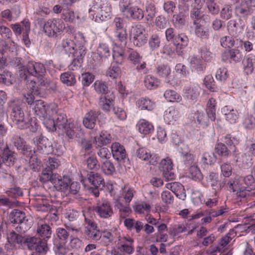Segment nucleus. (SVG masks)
<instances>
[{
    "label": "nucleus",
    "instance_id": "nucleus-25",
    "mask_svg": "<svg viewBox=\"0 0 255 255\" xmlns=\"http://www.w3.org/2000/svg\"><path fill=\"white\" fill-rule=\"evenodd\" d=\"M136 104L141 110L151 111L155 107V103L146 98L139 99L137 101Z\"/></svg>",
    "mask_w": 255,
    "mask_h": 255
},
{
    "label": "nucleus",
    "instance_id": "nucleus-20",
    "mask_svg": "<svg viewBox=\"0 0 255 255\" xmlns=\"http://www.w3.org/2000/svg\"><path fill=\"white\" fill-rule=\"evenodd\" d=\"M173 162L172 160L169 157L163 159L161 160L159 165V169L160 173L163 175H171L173 174L171 171L173 169Z\"/></svg>",
    "mask_w": 255,
    "mask_h": 255
},
{
    "label": "nucleus",
    "instance_id": "nucleus-9",
    "mask_svg": "<svg viewBox=\"0 0 255 255\" xmlns=\"http://www.w3.org/2000/svg\"><path fill=\"white\" fill-rule=\"evenodd\" d=\"M133 243V240L129 236L119 237V249L125 254L131 255L134 251Z\"/></svg>",
    "mask_w": 255,
    "mask_h": 255
},
{
    "label": "nucleus",
    "instance_id": "nucleus-62",
    "mask_svg": "<svg viewBox=\"0 0 255 255\" xmlns=\"http://www.w3.org/2000/svg\"><path fill=\"white\" fill-rule=\"evenodd\" d=\"M96 91L99 93L104 94L108 91L107 85L101 81H96L94 84Z\"/></svg>",
    "mask_w": 255,
    "mask_h": 255
},
{
    "label": "nucleus",
    "instance_id": "nucleus-48",
    "mask_svg": "<svg viewBox=\"0 0 255 255\" xmlns=\"http://www.w3.org/2000/svg\"><path fill=\"white\" fill-rule=\"evenodd\" d=\"M62 15L66 21L73 22L76 19L79 18V16L76 15L74 11L69 9L64 10Z\"/></svg>",
    "mask_w": 255,
    "mask_h": 255
},
{
    "label": "nucleus",
    "instance_id": "nucleus-17",
    "mask_svg": "<svg viewBox=\"0 0 255 255\" xmlns=\"http://www.w3.org/2000/svg\"><path fill=\"white\" fill-rule=\"evenodd\" d=\"M166 188L170 189L179 199L184 200L186 195L184 186L179 182L169 183L166 184Z\"/></svg>",
    "mask_w": 255,
    "mask_h": 255
},
{
    "label": "nucleus",
    "instance_id": "nucleus-39",
    "mask_svg": "<svg viewBox=\"0 0 255 255\" xmlns=\"http://www.w3.org/2000/svg\"><path fill=\"white\" fill-rule=\"evenodd\" d=\"M144 84L147 89H152L158 86L159 81L156 78L148 75L145 76L144 80Z\"/></svg>",
    "mask_w": 255,
    "mask_h": 255
},
{
    "label": "nucleus",
    "instance_id": "nucleus-8",
    "mask_svg": "<svg viewBox=\"0 0 255 255\" xmlns=\"http://www.w3.org/2000/svg\"><path fill=\"white\" fill-rule=\"evenodd\" d=\"M95 211L101 218L104 219L109 218L113 214V210L111 203L106 200L98 201Z\"/></svg>",
    "mask_w": 255,
    "mask_h": 255
},
{
    "label": "nucleus",
    "instance_id": "nucleus-30",
    "mask_svg": "<svg viewBox=\"0 0 255 255\" xmlns=\"http://www.w3.org/2000/svg\"><path fill=\"white\" fill-rule=\"evenodd\" d=\"M115 207L116 209L119 210L120 217L123 218H125L127 217L131 211L128 205L127 204V203L126 205H124L119 200H117L115 202Z\"/></svg>",
    "mask_w": 255,
    "mask_h": 255
},
{
    "label": "nucleus",
    "instance_id": "nucleus-40",
    "mask_svg": "<svg viewBox=\"0 0 255 255\" xmlns=\"http://www.w3.org/2000/svg\"><path fill=\"white\" fill-rule=\"evenodd\" d=\"M85 233L89 239L93 241H97L101 239V232L97 228H86Z\"/></svg>",
    "mask_w": 255,
    "mask_h": 255
},
{
    "label": "nucleus",
    "instance_id": "nucleus-36",
    "mask_svg": "<svg viewBox=\"0 0 255 255\" xmlns=\"http://www.w3.org/2000/svg\"><path fill=\"white\" fill-rule=\"evenodd\" d=\"M165 98L170 102L179 103L182 101L181 96L175 91L167 90L164 94Z\"/></svg>",
    "mask_w": 255,
    "mask_h": 255
},
{
    "label": "nucleus",
    "instance_id": "nucleus-24",
    "mask_svg": "<svg viewBox=\"0 0 255 255\" xmlns=\"http://www.w3.org/2000/svg\"><path fill=\"white\" fill-rule=\"evenodd\" d=\"M138 131L144 135L151 133L153 130V125L148 121L141 119L137 123Z\"/></svg>",
    "mask_w": 255,
    "mask_h": 255
},
{
    "label": "nucleus",
    "instance_id": "nucleus-46",
    "mask_svg": "<svg viewBox=\"0 0 255 255\" xmlns=\"http://www.w3.org/2000/svg\"><path fill=\"white\" fill-rule=\"evenodd\" d=\"M113 57L118 63L121 64L124 60V50L123 48L116 46L114 48Z\"/></svg>",
    "mask_w": 255,
    "mask_h": 255
},
{
    "label": "nucleus",
    "instance_id": "nucleus-27",
    "mask_svg": "<svg viewBox=\"0 0 255 255\" xmlns=\"http://www.w3.org/2000/svg\"><path fill=\"white\" fill-rule=\"evenodd\" d=\"M16 159L15 154L8 148L4 149L2 155V162L7 166L13 165Z\"/></svg>",
    "mask_w": 255,
    "mask_h": 255
},
{
    "label": "nucleus",
    "instance_id": "nucleus-53",
    "mask_svg": "<svg viewBox=\"0 0 255 255\" xmlns=\"http://www.w3.org/2000/svg\"><path fill=\"white\" fill-rule=\"evenodd\" d=\"M68 122L66 115L65 114L61 113L58 114L55 123L59 129H63V128H64V126H65Z\"/></svg>",
    "mask_w": 255,
    "mask_h": 255
},
{
    "label": "nucleus",
    "instance_id": "nucleus-29",
    "mask_svg": "<svg viewBox=\"0 0 255 255\" xmlns=\"http://www.w3.org/2000/svg\"><path fill=\"white\" fill-rule=\"evenodd\" d=\"M28 152H29V153L28 154V152H27V154L30 155L29 160V167L33 171L38 170L41 166L40 161L32 149L29 150Z\"/></svg>",
    "mask_w": 255,
    "mask_h": 255
},
{
    "label": "nucleus",
    "instance_id": "nucleus-56",
    "mask_svg": "<svg viewBox=\"0 0 255 255\" xmlns=\"http://www.w3.org/2000/svg\"><path fill=\"white\" fill-rule=\"evenodd\" d=\"M45 110L46 113L43 117H50L57 113V106L55 103L46 104Z\"/></svg>",
    "mask_w": 255,
    "mask_h": 255
},
{
    "label": "nucleus",
    "instance_id": "nucleus-32",
    "mask_svg": "<svg viewBox=\"0 0 255 255\" xmlns=\"http://www.w3.org/2000/svg\"><path fill=\"white\" fill-rule=\"evenodd\" d=\"M113 99L109 97L108 95L102 96L99 99V105L105 111H110L111 107L113 106Z\"/></svg>",
    "mask_w": 255,
    "mask_h": 255
},
{
    "label": "nucleus",
    "instance_id": "nucleus-2",
    "mask_svg": "<svg viewBox=\"0 0 255 255\" xmlns=\"http://www.w3.org/2000/svg\"><path fill=\"white\" fill-rule=\"evenodd\" d=\"M90 6L89 12H93L92 15L95 21L100 22L111 18V5L104 3L103 0H92Z\"/></svg>",
    "mask_w": 255,
    "mask_h": 255
},
{
    "label": "nucleus",
    "instance_id": "nucleus-33",
    "mask_svg": "<svg viewBox=\"0 0 255 255\" xmlns=\"http://www.w3.org/2000/svg\"><path fill=\"white\" fill-rule=\"evenodd\" d=\"M216 101L213 98H210L207 104L206 111L210 119L214 121L216 118Z\"/></svg>",
    "mask_w": 255,
    "mask_h": 255
},
{
    "label": "nucleus",
    "instance_id": "nucleus-3",
    "mask_svg": "<svg viewBox=\"0 0 255 255\" xmlns=\"http://www.w3.org/2000/svg\"><path fill=\"white\" fill-rule=\"evenodd\" d=\"M23 247H26L29 250H35L40 254H46L49 250L47 243L42 241L40 238L29 235L25 236Z\"/></svg>",
    "mask_w": 255,
    "mask_h": 255
},
{
    "label": "nucleus",
    "instance_id": "nucleus-18",
    "mask_svg": "<svg viewBox=\"0 0 255 255\" xmlns=\"http://www.w3.org/2000/svg\"><path fill=\"white\" fill-rule=\"evenodd\" d=\"M100 113L98 111H91L86 114L83 120L84 126L89 129H93L96 126L97 119Z\"/></svg>",
    "mask_w": 255,
    "mask_h": 255
},
{
    "label": "nucleus",
    "instance_id": "nucleus-5",
    "mask_svg": "<svg viewBox=\"0 0 255 255\" xmlns=\"http://www.w3.org/2000/svg\"><path fill=\"white\" fill-rule=\"evenodd\" d=\"M130 35L134 45L136 46L140 47L146 43L147 34L143 26L140 24L131 27Z\"/></svg>",
    "mask_w": 255,
    "mask_h": 255
},
{
    "label": "nucleus",
    "instance_id": "nucleus-22",
    "mask_svg": "<svg viewBox=\"0 0 255 255\" xmlns=\"http://www.w3.org/2000/svg\"><path fill=\"white\" fill-rule=\"evenodd\" d=\"M112 136L111 134L107 131H101L99 136L95 137V144L100 147L106 145L111 142Z\"/></svg>",
    "mask_w": 255,
    "mask_h": 255
},
{
    "label": "nucleus",
    "instance_id": "nucleus-49",
    "mask_svg": "<svg viewBox=\"0 0 255 255\" xmlns=\"http://www.w3.org/2000/svg\"><path fill=\"white\" fill-rule=\"evenodd\" d=\"M232 13L233 9L232 5L226 4L222 9L220 15L223 19L228 20L231 18Z\"/></svg>",
    "mask_w": 255,
    "mask_h": 255
},
{
    "label": "nucleus",
    "instance_id": "nucleus-60",
    "mask_svg": "<svg viewBox=\"0 0 255 255\" xmlns=\"http://www.w3.org/2000/svg\"><path fill=\"white\" fill-rule=\"evenodd\" d=\"M121 73L120 67L117 65H113L110 67L107 72V75L111 78L115 79L118 78Z\"/></svg>",
    "mask_w": 255,
    "mask_h": 255
},
{
    "label": "nucleus",
    "instance_id": "nucleus-64",
    "mask_svg": "<svg viewBox=\"0 0 255 255\" xmlns=\"http://www.w3.org/2000/svg\"><path fill=\"white\" fill-rule=\"evenodd\" d=\"M227 69L225 68H219L216 72V77L221 81H225L228 77Z\"/></svg>",
    "mask_w": 255,
    "mask_h": 255
},
{
    "label": "nucleus",
    "instance_id": "nucleus-41",
    "mask_svg": "<svg viewBox=\"0 0 255 255\" xmlns=\"http://www.w3.org/2000/svg\"><path fill=\"white\" fill-rule=\"evenodd\" d=\"M216 161V156L212 151H207L203 153L201 162L207 165H211Z\"/></svg>",
    "mask_w": 255,
    "mask_h": 255
},
{
    "label": "nucleus",
    "instance_id": "nucleus-43",
    "mask_svg": "<svg viewBox=\"0 0 255 255\" xmlns=\"http://www.w3.org/2000/svg\"><path fill=\"white\" fill-rule=\"evenodd\" d=\"M66 243L63 242L54 243V249L55 253L59 255H66L69 251Z\"/></svg>",
    "mask_w": 255,
    "mask_h": 255
},
{
    "label": "nucleus",
    "instance_id": "nucleus-26",
    "mask_svg": "<svg viewBox=\"0 0 255 255\" xmlns=\"http://www.w3.org/2000/svg\"><path fill=\"white\" fill-rule=\"evenodd\" d=\"M59 165V161L57 159L49 158L47 167L43 171V175H54L55 173L53 171L57 168Z\"/></svg>",
    "mask_w": 255,
    "mask_h": 255
},
{
    "label": "nucleus",
    "instance_id": "nucleus-51",
    "mask_svg": "<svg viewBox=\"0 0 255 255\" xmlns=\"http://www.w3.org/2000/svg\"><path fill=\"white\" fill-rule=\"evenodd\" d=\"M228 234L227 235L223 237L220 240L219 246L217 247V250L219 252H223L224 251V248L231 242L232 238Z\"/></svg>",
    "mask_w": 255,
    "mask_h": 255
},
{
    "label": "nucleus",
    "instance_id": "nucleus-35",
    "mask_svg": "<svg viewBox=\"0 0 255 255\" xmlns=\"http://www.w3.org/2000/svg\"><path fill=\"white\" fill-rule=\"evenodd\" d=\"M62 82L67 86H72L76 83V79L74 75L71 72L62 73L60 76Z\"/></svg>",
    "mask_w": 255,
    "mask_h": 255
},
{
    "label": "nucleus",
    "instance_id": "nucleus-61",
    "mask_svg": "<svg viewBox=\"0 0 255 255\" xmlns=\"http://www.w3.org/2000/svg\"><path fill=\"white\" fill-rule=\"evenodd\" d=\"M204 84L210 91L214 92L215 90V81L211 75H207L205 77Z\"/></svg>",
    "mask_w": 255,
    "mask_h": 255
},
{
    "label": "nucleus",
    "instance_id": "nucleus-1",
    "mask_svg": "<svg viewBox=\"0 0 255 255\" xmlns=\"http://www.w3.org/2000/svg\"><path fill=\"white\" fill-rule=\"evenodd\" d=\"M21 71H27L30 75L37 78L36 80H31L29 84V89L24 95L26 102L28 105H31L34 102L35 96L40 94V89L45 85L46 82L44 80V75L46 73L44 65L39 62H29L26 66H20Z\"/></svg>",
    "mask_w": 255,
    "mask_h": 255
},
{
    "label": "nucleus",
    "instance_id": "nucleus-19",
    "mask_svg": "<svg viewBox=\"0 0 255 255\" xmlns=\"http://www.w3.org/2000/svg\"><path fill=\"white\" fill-rule=\"evenodd\" d=\"M221 112L224 115L225 119L231 124L236 123L238 119V111L230 107L225 106L222 108Z\"/></svg>",
    "mask_w": 255,
    "mask_h": 255
},
{
    "label": "nucleus",
    "instance_id": "nucleus-54",
    "mask_svg": "<svg viewBox=\"0 0 255 255\" xmlns=\"http://www.w3.org/2000/svg\"><path fill=\"white\" fill-rule=\"evenodd\" d=\"M228 55L230 59L235 62L240 61L243 58V55L240 50L232 49L228 52Z\"/></svg>",
    "mask_w": 255,
    "mask_h": 255
},
{
    "label": "nucleus",
    "instance_id": "nucleus-37",
    "mask_svg": "<svg viewBox=\"0 0 255 255\" xmlns=\"http://www.w3.org/2000/svg\"><path fill=\"white\" fill-rule=\"evenodd\" d=\"M46 104L41 100H36L34 103V107L32 108L35 114L41 117H43L45 113Z\"/></svg>",
    "mask_w": 255,
    "mask_h": 255
},
{
    "label": "nucleus",
    "instance_id": "nucleus-45",
    "mask_svg": "<svg viewBox=\"0 0 255 255\" xmlns=\"http://www.w3.org/2000/svg\"><path fill=\"white\" fill-rule=\"evenodd\" d=\"M175 41H173L174 45L177 46V49H181L183 47L187 45L188 42V37L183 34H179L175 38Z\"/></svg>",
    "mask_w": 255,
    "mask_h": 255
},
{
    "label": "nucleus",
    "instance_id": "nucleus-44",
    "mask_svg": "<svg viewBox=\"0 0 255 255\" xmlns=\"http://www.w3.org/2000/svg\"><path fill=\"white\" fill-rule=\"evenodd\" d=\"M136 154L138 158L143 161H148L151 157L150 151L145 147L139 148Z\"/></svg>",
    "mask_w": 255,
    "mask_h": 255
},
{
    "label": "nucleus",
    "instance_id": "nucleus-55",
    "mask_svg": "<svg viewBox=\"0 0 255 255\" xmlns=\"http://www.w3.org/2000/svg\"><path fill=\"white\" fill-rule=\"evenodd\" d=\"M198 87H188L185 89V93L186 94L187 98L190 99H194L199 95Z\"/></svg>",
    "mask_w": 255,
    "mask_h": 255
},
{
    "label": "nucleus",
    "instance_id": "nucleus-50",
    "mask_svg": "<svg viewBox=\"0 0 255 255\" xmlns=\"http://www.w3.org/2000/svg\"><path fill=\"white\" fill-rule=\"evenodd\" d=\"M215 151L221 156H228L230 153V151L228 149L227 146L222 143H219L216 145Z\"/></svg>",
    "mask_w": 255,
    "mask_h": 255
},
{
    "label": "nucleus",
    "instance_id": "nucleus-52",
    "mask_svg": "<svg viewBox=\"0 0 255 255\" xmlns=\"http://www.w3.org/2000/svg\"><path fill=\"white\" fill-rule=\"evenodd\" d=\"M103 173L108 175L112 174L115 171V167L112 163L109 160L104 161L102 166Z\"/></svg>",
    "mask_w": 255,
    "mask_h": 255
},
{
    "label": "nucleus",
    "instance_id": "nucleus-13",
    "mask_svg": "<svg viewBox=\"0 0 255 255\" xmlns=\"http://www.w3.org/2000/svg\"><path fill=\"white\" fill-rule=\"evenodd\" d=\"M66 136L69 139H73L77 131L81 130V126L79 122L76 121H69L64 126L63 129Z\"/></svg>",
    "mask_w": 255,
    "mask_h": 255
},
{
    "label": "nucleus",
    "instance_id": "nucleus-47",
    "mask_svg": "<svg viewBox=\"0 0 255 255\" xmlns=\"http://www.w3.org/2000/svg\"><path fill=\"white\" fill-rule=\"evenodd\" d=\"M31 225V222L27 218H25L24 220L18 224V226L15 229L17 232L24 233L30 228Z\"/></svg>",
    "mask_w": 255,
    "mask_h": 255
},
{
    "label": "nucleus",
    "instance_id": "nucleus-11",
    "mask_svg": "<svg viewBox=\"0 0 255 255\" xmlns=\"http://www.w3.org/2000/svg\"><path fill=\"white\" fill-rule=\"evenodd\" d=\"M50 180L56 190L65 192L68 191L71 183L69 176H50Z\"/></svg>",
    "mask_w": 255,
    "mask_h": 255
},
{
    "label": "nucleus",
    "instance_id": "nucleus-42",
    "mask_svg": "<svg viewBox=\"0 0 255 255\" xmlns=\"http://www.w3.org/2000/svg\"><path fill=\"white\" fill-rule=\"evenodd\" d=\"M195 33L198 37L207 38L209 35V30L208 27L197 23L195 27Z\"/></svg>",
    "mask_w": 255,
    "mask_h": 255
},
{
    "label": "nucleus",
    "instance_id": "nucleus-31",
    "mask_svg": "<svg viewBox=\"0 0 255 255\" xmlns=\"http://www.w3.org/2000/svg\"><path fill=\"white\" fill-rule=\"evenodd\" d=\"M13 142L16 148L21 150L24 154H27L28 150L31 148L25 144V142L18 136L13 137Z\"/></svg>",
    "mask_w": 255,
    "mask_h": 255
},
{
    "label": "nucleus",
    "instance_id": "nucleus-15",
    "mask_svg": "<svg viewBox=\"0 0 255 255\" xmlns=\"http://www.w3.org/2000/svg\"><path fill=\"white\" fill-rule=\"evenodd\" d=\"M36 234L41 237V240L44 242L47 243V241L51 238L52 234L51 228L45 223H38L36 229Z\"/></svg>",
    "mask_w": 255,
    "mask_h": 255
},
{
    "label": "nucleus",
    "instance_id": "nucleus-21",
    "mask_svg": "<svg viewBox=\"0 0 255 255\" xmlns=\"http://www.w3.org/2000/svg\"><path fill=\"white\" fill-rule=\"evenodd\" d=\"M128 18H131L134 20H140L144 16V12L142 9L137 6H130L128 9L125 15Z\"/></svg>",
    "mask_w": 255,
    "mask_h": 255
},
{
    "label": "nucleus",
    "instance_id": "nucleus-7",
    "mask_svg": "<svg viewBox=\"0 0 255 255\" xmlns=\"http://www.w3.org/2000/svg\"><path fill=\"white\" fill-rule=\"evenodd\" d=\"M228 184L229 188L232 190H238V185L245 186L248 188L249 186H253L250 188L252 190L255 185V180L254 176H237V178H235L233 181H230Z\"/></svg>",
    "mask_w": 255,
    "mask_h": 255
},
{
    "label": "nucleus",
    "instance_id": "nucleus-59",
    "mask_svg": "<svg viewBox=\"0 0 255 255\" xmlns=\"http://www.w3.org/2000/svg\"><path fill=\"white\" fill-rule=\"evenodd\" d=\"M150 208V206L144 202L137 204L133 206L134 211L139 214L144 213V212H149Z\"/></svg>",
    "mask_w": 255,
    "mask_h": 255
},
{
    "label": "nucleus",
    "instance_id": "nucleus-16",
    "mask_svg": "<svg viewBox=\"0 0 255 255\" xmlns=\"http://www.w3.org/2000/svg\"><path fill=\"white\" fill-rule=\"evenodd\" d=\"M114 158L118 161H123L127 156L126 151L123 145L119 142H114L111 145Z\"/></svg>",
    "mask_w": 255,
    "mask_h": 255
},
{
    "label": "nucleus",
    "instance_id": "nucleus-57",
    "mask_svg": "<svg viewBox=\"0 0 255 255\" xmlns=\"http://www.w3.org/2000/svg\"><path fill=\"white\" fill-rule=\"evenodd\" d=\"M86 48L82 45L76 46L74 53L71 56L76 58H81L86 54Z\"/></svg>",
    "mask_w": 255,
    "mask_h": 255
},
{
    "label": "nucleus",
    "instance_id": "nucleus-28",
    "mask_svg": "<svg viewBox=\"0 0 255 255\" xmlns=\"http://www.w3.org/2000/svg\"><path fill=\"white\" fill-rule=\"evenodd\" d=\"M26 218L25 213L17 210H13L10 214L9 219L10 222L14 224H19Z\"/></svg>",
    "mask_w": 255,
    "mask_h": 255
},
{
    "label": "nucleus",
    "instance_id": "nucleus-4",
    "mask_svg": "<svg viewBox=\"0 0 255 255\" xmlns=\"http://www.w3.org/2000/svg\"><path fill=\"white\" fill-rule=\"evenodd\" d=\"M11 117L13 122L19 128L23 129L28 127V121L24 117V112L21 105L17 103H13L11 105Z\"/></svg>",
    "mask_w": 255,
    "mask_h": 255
},
{
    "label": "nucleus",
    "instance_id": "nucleus-6",
    "mask_svg": "<svg viewBox=\"0 0 255 255\" xmlns=\"http://www.w3.org/2000/svg\"><path fill=\"white\" fill-rule=\"evenodd\" d=\"M65 28L63 21L60 19H49L44 23L43 30L48 36H53Z\"/></svg>",
    "mask_w": 255,
    "mask_h": 255
},
{
    "label": "nucleus",
    "instance_id": "nucleus-34",
    "mask_svg": "<svg viewBox=\"0 0 255 255\" xmlns=\"http://www.w3.org/2000/svg\"><path fill=\"white\" fill-rule=\"evenodd\" d=\"M76 45L71 39H66L63 40L62 43V46L64 51L70 56L74 53Z\"/></svg>",
    "mask_w": 255,
    "mask_h": 255
},
{
    "label": "nucleus",
    "instance_id": "nucleus-38",
    "mask_svg": "<svg viewBox=\"0 0 255 255\" xmlns=\"http://www.w3.org/2000/svg\"><path fill=\"white\" fill-rule=\"evenodd\" d=\"M116 41L121 46H125L127 42V33L126 29L116 31Z\"/></svg>",
    "mask_w": 255,
    "mask_h": 255
},
{
    "label": "nucleus",
    "instance_id": "nucleus-58",
    "mask_svg": "<svg viewBox=\"0 0 255 255\" xmlns=\"http://www.w3.org/2000/svg\"><path fill=\"white\" fill-rule=\"evenodd\" d=\"M81 82L84 86H88L94 80V76L89 73H83L81 75Z\"/></svg>",
    "mask_w": 255,
    "mask_h": 255
},
{
    "label": "nucleus",
    "instance_id": "nucleus-12",
    "mask_svg": "<svg viewBox=\"0 0 255 255\" xmlns=\"http://www.w3.org/2000/svg\"><path fill=\"white\" fill-rule=\"evenodd\" d=\"M65 226L66 227V229L63 228H58L56 230V236L59 240V242L67 243L70 236L67 230L75 231L76 233H78L79 231V229L77 228L76 227L74 226L70 223L65 224Z\"/></svg>",
    "mask_w": 255,
    "mask_h": 255
},
{
    "label": "nucleus",
    "instance_id": "nucleus-63",
    "mask_svg": "<svg viewBox=\"0 0 255 255\" xmlns=\"http://www.w3.org/2000/svg\"><path fill=\"white\" fill-rule=\"evenodd\" d=\"M141 57L140 56L138 53L135 51L130 50L129 51L128 59L132 64H136L138 63Z\"/></svg>",
    "mask_w": 255,
    "mask_h": 255
},
{
    "label": "nucleus",
    "instance_id": "nucleus-10",
    "mask_svg": "<svg viewBox=\"0 0 255 255\" xmlns=\"http://www.w3.org/2000/svg\"><path fill=\"white\" fill-rule=\"evenodd\" d=\"M111 55L110 48L106 43H100L97 49L96 52L93 54L94 61L101 63L105 61Z\"/></svg>",
    "mask_w": 255,
    "mask_h": 255
},
{
    "label": "nucleus",
    "instance_id": "nucleus-14",
    "mask_svg": "<svg viewBox=\"0 0 255 255\" xmlns=\"http://www.w3.org/2000/svg\"><path fill=\"white\" fill-rule=\"evenodd\" d=\"M81 182L85 186L92 185L93 187H103L105 186L104 180L102 176H82Z\"/></svg>",
    "mask_w": 255,
    "mask_h": 255
},
{
    "label": "nucleus",
    "instance_id": "nucleus-23",
    "mask_svg": "<svg viewBox=\"0 0 255 255\" xmlns=\"http://www.w3.org/2000/svg\"><path fill=\"white\" fill-rule=\"evenodd\" d=\"M25 240V236H22L21 235L16 233L14 231L10 233L7 237L8 242L12 246H15L17 244L19 246L23 247Z\"/></svg>",
    "mask_w": 255,
    "mask_h": 255
}]
</instances>
